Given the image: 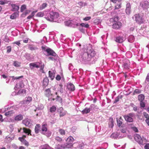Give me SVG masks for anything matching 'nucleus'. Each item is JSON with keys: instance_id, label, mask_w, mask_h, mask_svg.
Segmentation results:
<instances>
[{"instance_id": "nucleus-1", "label": "nucleus", "mask_w": 149, "mask_h": 149, "mask_svg": "<svg viewBox=\"0 0 149 149\" xmlns=\"http://www.w3.org/2000/svg\"><path fill=\"white\" fill-rule=\"evenodd\" d=\"M95 52L93 49L88 48L87 53H84L83 55V58L84 60H88V57L92 58L95 56L96 55Z\"/></svg>"}, {"instance_id": "nucleus-2", "label": "nucleus", "mask_w": 149, "mask_h": 149, "mask_svg": "<svg viewBox=\"0 0 149 149\" xmlns=\"http://www.w3.org/2000/svg\"><path fill=\"white\" fill-rule=\"evenodd\" d=\"M123 117L127 122L132 123L134 121L135 116L134 113H130L124 116Z\"/></svg>"}, {"instance_id": "nucleus-3", "label": "nucleus", "mask_w": 149, "mask_h": 149, "mask_svg": "<svg viewBox=\"0 0 149 149\" xmlns=\"http://www.w3.org/2000/svg\"><path fill=\"white\" fill-rule=\"evenodd\" d=\"M135 20L137 23L141 24L143 23L144 21L143 15L138 13L134 15Z\"/></svg>"}, {"instance_id": "nucleus-4", "label": "nucleus", "mask_w": 149, "mask_h": 149, "mask_svg": "<svg viewBox=\"0 0 149 149\" xmlns=\"http://www.w3.org/2000/svg\"><path fill=\"white\" fill-rule=\"evenodd\" d=\"M59 16V14L58 12H52L50 13V17L48 19V20L52 22Z\"/></svg>"}, {"instance_id": "nucleus-5", "label": "nucleus", "mask_w": 149, "mask_h": 149, "mask_svg": "<svg viewBox=\"0 0 149 149\" xmlns=\"http://www.w3.org/2000/svg\"><path fill=\"white\" fill-rule=\"evenodd\" d=\"M40 64H41V63L39 62L31 63L29 64V66L30 68L31 69H33L34 67H35L37 68L40 67V69L42 70L44 68V66L43 65V66L41 65L40 66L39 65Z\"/></svg>"}, {"instance_id": "nucleus-6", "label": "nucleus", "mask_w": 149, "mask_h": 149, "mask_svg": "<svg viewBox=\"0 0 149 149\" xmlns=\"http://www.w3.org/2000/svg\"><path fill=\"white\" fill-rule=\"evenodd\" d=\"M140 6L143 10H147L149 8V3L148 1H143L140 3Z\"/></svg>"}, {"instance_id": "nucleus-7", "label": "nucleus", "mask_w": 149, "mask_h": 149, "mask_svg": "<svg viewBox=\"0 0 149 149\" xmlns=\"http://www.w3.org/2000/svg\"><path fill=\"white\" fill-rule=\"evenodd\" d=\"M135 140L138 143L141 144H143V142L141 136L138 134H136L134 137Z\"/></svg>"}, {"instance_id": "nucleus-8", "label": "nucleus", "mask_w": 149, "mask_h": 149, "mask_svg": "<svg viewBox=\"0 0 149 149\" xmlns=\"http://www.w3.org/2000/svg\"><path fill=\"white\" fill-rule=\"evenodd\" d=\"M49 100H50L51 101H54L56 100V101H58L60 103H62V98L58 95H57L56 98L54 97V96L53 97H51L49 99Z\"/></svg>"}, {"instance_id": "nucleus-9", "label": "nucleus", "mask_w": 149, "mask_h": 149, "mask_svg": "<svg viewBox=\"0 0 149 149\" xmlns=\"http://www.w3.org/2000/svg\"><path fill=\"white\" fill-rule=\"evenodd\" d=\"M45 92L46 96L48 97H50V98L51 97H53L54 96V95L52 93V92L49 88L46 89Z\"/></svg>"}, {"instance_id": "nucleus-10", "label": "nucleus", "mask_w": 149, "mask_h": 149, "mask_svg": "<svg viewBox=\"0 0 149 149\" xmlns=\"http://www.w3.org/2000/svg\"><path fill=\"white\" fill-rule=\"evenodd\" d=\"M45 51L47 52L48 55H51L53 56H55L56 55V53L50 48L46 49Z\"/></svg>"}, {"instance_id": "nucleus-11", "label": "nucleus", "mask_w": 149, "mask_h": 149, "mask_svg": "<svg viewBox=\"0 0 149 149\" xmlns=\"http://www.w3.org/2000/svg\"><path fill=\"white\" fill-rule=\"evenodd\" d=\"M123 120L122 117L120 116L118 119H117V125L119 127H123Z\"/></svg>"}, {"instance_id": "nucleus-12", "label": "nucleus", "mask_w": 149, "mask_h": 149, "mask_svg": "<svg viewBox=\"0 0 149 149\" xmlns=\"http://www.w3.org/2000/svg\"><path fill=\"white\" fill-rule=\"evenodd\" d=\"M67 86L68 89L71 91H72L75 90V87L74 85L71 83H68Z\"/></svg>"}, {"instance_id": "nucleus-13", "label": "nucleus", "mask_w": 149, "mask_h": 149, "mask_svg": "<svg viewBox=\"0 0 149 149\" xmlns=\"http://www.w3.org/2000/svg\"><path fill=\"white\" fill-rule=\"evenodd\" d=\"M122 24L121 23L118 22L113 24V27L115 29H118L121 27Z\"/></svg>"}, {"instance_id": "nucleus-14", "label": "nucleus", "mask_w": 149, "mask_h": 149, "mask_svg": "<svg viewBox=\"0 0 149 149\" xmlns=\"http://www.w3.org/2000/svg\"><path fill=\"white\" fill-rule=\"evenodd\" d=\"M87 147V145L83 143L79 144L77 146L78 148L79 149H88Z\"/></svg>"}, {"instance_id": "nucleus-15", "label": "nucleus", "mask_w": 149, "mask_h": 149, "mask_svg": "<svg viewBox=\"0 0 149 149\" xmlns=\"http://www.w3.org/2000/svg\"><path fill=\"white\" fill-rule=\"evenodd\" d=\"M115 41L117 42L122 43L124 41L123 38V37L120 36H118L116 38Z\"/></svg>"}, {"instance_id": "nucleus-16", "label": "nucleus", "mask_w": 149, "mask_h": 149, "mask_svg": "<svg viewBox=\"0 0 149 149\" xmlns=\"http://www.w3.org/2000/svg\"><path fill=\"white\" fill-rule=\"evenodd\" d=\"M58 112L59 113V116L60 117L64 116L66 114V112L63 110V109L62 108H60Z\"/></svg>"}, {"instance_id": "nucleus-17", "label": "nucleus", "mask_w": 149, "mask_h": 149, "mask_svg": "<svg viewBox=\"0 0 149 149\" xmlns=\"http://www.w3.org/2000/svg\"><path fill=\"white\" fill-rule=\"evenodd\" d=\"M30 119L28 118L25 119L22 121L23 123L26 126H29V125L30 124Z\"/></svg>"}, {"instance_id": "nucleus-18", "label": "nucleus", "mask_w": 149, "mask_h": 149, "mask_svg": "<svg viewBox=\"0 0 149 149\" xmlns=\"http://www.w3.org/2000/svg\"><path fill=\"white\" fill-rule=\"evenodd\" d=\"M49 77L52 80H53L54 78L55 72L54 71L52 72L49 71L48 72Z\"/></svg>"}, {"instance_id": "nucleus-19", "label": "nucleus", "mask_w": 149, "mask_h": 149, "mask_svg": "<svg viewBox=\"0 0 149 149\" xmlns=\"http://www.w3.org/2000/svg\"><path fill=\"white\" fill-rule=\"evenodd\" d=\"M23 119V116L21 114L17 115L14 118V120L15 121H19L22 120Z\"/></svg>"}, {"instance_id": "nucleus-20", "label": "nucleus", "mask_w": 149, "mask_h": 149, "mask_svg": "<svg viewBox=\"0 0 149 149\" xmlns=\"http://www.w3.org/2000/svg\"><path fill=\"white\" fill-rule=\"evenodd\" d=\"M26 90L24 89H21L17 93V95H23L26 94Z\"/></svg>"}, {"instance_id": "nucleus-21", "label": "nucleus", "mask_w": 149, "mask_h": 149, "mask_svg": "<svg viewBox=\"0 0 149 149\" xmlns=\"http://www.w3.org/2000/svg\"><path fill=\"white\" fill-rule=\"evenodd\" d=\"M12 8V10L13 11H16L18 10L19 9V7L18 6L16 5L15 4H13L11 5Z\"/></svg>"}, {"instance_id": "nucleus-22", "label": "nucleus", "mask_w": 149, "mask_h": 149, "mask_svg": "<svg viewBox=\"0 0 149 149\" xmlns=\"http://www.w3.org/2000/svg\"><path fill=\"white\" fill-rule=\"evenodd\" d=\"M32 100V98L30 97H28L26 100L23 101L22 102V104H27L28 102L29 103L30 102H31Z\"/></svg>"}, {"instance_id": "nucleus-23", "label": "nucleus", "mask_w": 149, "mask_h": 149, "mask_svg": "<svg viewBox=\"0 0 149 149\" xmlns=\"http://www.w3.org/2000/svg\"><path fill=\"white\" fill-rule=\"evenodd\" d=\"M123 69L125 70H128L130 68V64L127 63H124L122 66Z\"/></svg>"}, {"instance_id": "nucleus-24", "label": "nucleus", "mask_w": 149, "mask_h": 149, "mask_svg": "<svg viewBox=\"0 0 149 149\" xmlns=\"http://www.w3.org/2000/svg\"><path fill=\"white\" fill-rule=\"evenodd\" d=\"M40 124H37L36 125L35 128V131L36 133H38L40 131Z\"/></svg>"}, {"instance_id": "nucleus-25", "label": "nucleus", "mask_w": 149, "mask_h": 149, "mask_svg": "<svg viewBox=\"0 0 149 149\" xmlns=\"http://www.w3.org/2000/svg\"><path fill=\"white\" fill-rule=\"evenodd\" d=\"M74 140V139L73 138L72 136H70L67 139L66 141L68 143L72 144Z\"/></svg>"}, {"instance_id": "nucleus-26", "label": "nucleus", "mask_w": 149, "mask_h": 149, "mask_svg": "<svg viewBox=\"0 0 149 149\" xmlns=\"http://www.w3.org/2000/svg\"><path fill=\"white\" fill-rule=\"evenodd\" d=\"M91 111L90 108H85L84 110H83L81 112L82 114H87L90 112Z\"/></svg>"}, {"instance_id": "nucleus-27", "label": "nucleus", "mask_w": 149, "mask_h": 149, "mask_svg": "<svg viewBox=\"0 0 149 149\" xmlns=\"http://www.w3.org/2000/svg\"><path fill=\"white\" fill-rule=\"evenodd\" d=\"M19 15L18 13L16 12L14 13L10 16V18L12 19H14L16 18Z\"/></svg>"}, {"instance_id": "nucleus-28", "label": "nucleus", "mask_w": 149, "mask_h": 149, "mask_svg": "<svg viewBox=\"0 0 149 149\" xmlns=\"http://www.w3.org/2000/svg\"><path fill=\"white\" fill-rule=\"evenodd\" d=\"M145 98V96L143 94H141L138 96V99L139 101H143Z\"/></svg>"}, {"instance_id": "nucleus-29", "label": "nucleus", "mask_w": 149, "mask_h": 149, "mask_svg": "<svg viewBox=\"0 0 149 149\" xmlns=\"http://www.w3.org/2000/svg\"><path fill=\"white\" fill-rule=\"evenodd\" d=\"M23 129L24 132L26 133H28V135L29 134H30V135H31V130L30 129L25 127L23 128Z\"/></svg>"}, {"instance_id": "nucleus-30", "label": "nucleus", "mask_w": 149, "mask_h": 149, "mask_svg": "<svg viewBox=\"0 0 149 149\" xmlns=\"http://www.w3.org/2000/svg\"><path fill=\"white\" fill-rule=\"evenodd\" d=\"M73 144L67 143L64 145V148H71Z\"/></svg>"}, {"instance_id": "nucleus-31", "label": "nucleus", "mask_w": 149, "mask_h": 149, "mask_svg": "<svg viewBox=\"0 0 149 149\" xmlns=\"http://www.w3.org/2000/svg\"><path fill=\"white\" fill-rule=\"evenodd\" d=\"M20 141L25 146H29V144L28 142L24 139H22L20 140Z\"/></svg>"}, {"instance_id": "nucleus-32", "label": "nucleus", "mask_w": 149, "mask_h": 149, "mask_svg": "<svg viewBox=\"0 0 149 149\" xmlns=\"http://www.w3.org/2000/svg\"><path fill=\"white\" fill-rule=\"evenodd\" d=\"M58 132L62 136L64 135L65 134V130L62 129H59Z\"/></svg>"}, {"instance_id": "nucleus-33", "label": "nucleus", "mask_w": 149, "mask_h": 149, "mask_svg": "<svg viewBox=\"0 0 149 149\" xmlns=\"http://www.w3.org/2000/svg\"><path fill=\"white\" fill-rule=\"evenodd\" d=\"M13 65L15 67H18L20 66L21 63L17 61H15L14 62Z\"/></svg>"}, {"instance_id": "nucleus-34", "label": "nucleus", "mask_w": 149, "mask_h": 149, "mask_svg": "<svg viewBox=\"0 0 149 149\" xmlns=\"http://www.w3.org/2000/svg\"><path fill=\"white\" fill-rule=\"evenodd\" d=\"M56 108L55 106H53L49 109V111L51 113H53L55 111Z\"/></svg>"}, {"instance_id": "nucleus-35", "label": "nucleus", "mask_w": 149, "mask_h": 149, "mask_svg": "<svg viewBox=\"0 0 149 149\" xmlns=\"http://www.w3.org/2000/svg\"><path fill=\"white\" fill-rule=\"evenodd\" d=\"M56 141L58 142L61 143L63 141V139L61 137L59 136H56L55 138Z\"/></svg>"}, {"instance_id": "nucleus-36", "label": "nucleus", "mask_w": 149, "mask_h": 149, "mask_svg": "<svg viewBox=\"0 0 149 149\" xmlns=\"http://www.w3.org/2000/svg\"><path fill=\"white\" fill-rule=\"evenodd\" d=\"M42 132H46L47 131V124H44L42 125Z\"/></svg>"}, {"instance_id": "nucleus-37", "label": "nucleus", "mask_w": 149, "mask_h": 149, "mask_svg": "<svg viewBox=\"0 0 149 149\" xmlns=\"http://www.w3.org/2000/svg\"><path fill=\"white\" fill-rule=\"evenodd\" d=\"M13 111H9L8 112H6L5 115L7 116H10L12 114L14 113Z\"/></svg>"}, {"instance_id": "nucleus-38", "label": "nucleus", "mask_w": 149, "mask_h": 149, "mask_svg": "<svg viewBox=\"0 0 149 149\" xmlns=\"http://www.w3.org/2000/svg\"><path fill=\"white\" fill-rule=\"evenodd\" d=\"M47 4L46 3H44L40 6V10H43L47 6Z\"/></svg>"}, {"instance_id": "nucleus-39", "label": "nucleus", "mask_w": 149, "mask_h": 149, "mask_svg": "<svg viewBox=\"0 0 149 149\" xmlns=\"http://www.w3.org/2000/svg\"><path fill=\"white\" fill-rule=\"evenodd\" d=\"M43 83L44 85H47L48 83V79L47 78H45L43 80Z\"/></svg>"}, {"instance_id": "nucleus-40", "label": "nucleus", "mask_w": 149, "mask_h": 149, "mask_svg": "<svg viewBox=\"0 0 149 149\" xmlns=\"http://www.w3.org/2000/svg\"><path fill=\"white\" fill-rule=\"evenodd\" d=\"M26 9V6L25 5H22L20 8V11L22 12Z\"/></svg>"}, {"instance_id": "nucleus-41", "label": "nucleus", "mask_w": 149, "mask_h": 149, "mask_svg": "<svg viewBox=\"0 0 149 149\" xmlns=\"http://www.w3.org/2000/svg\"><path fill=\"white\" fill-rule=\"evenodd\" d=\"M80 25L82 27H84L86 28H88L89 27V25L88 24H85L84 23H81Z\"/></svg>"}, {"instance_id": "nucleus-42", "label": "nucleus", "mask_w": 149, "mask_h": 149, "mask_svg": "<svg viewBox=\"0 0 149 149\" xmlns=\"http://www.w3.org/2000/svg\"><path fill=\"white\" fill-rule=\"evenodd\" d=\"M63 86L62 84L59 85V87L58 90L61 93H63Z\"/></svg>"}, {"instance_id": "nucleus-43", "label": "nucleus", "mask_w": 149, "mask_h": 149, "mask_svg": "<svg viewBox=\"0 0 149 149\" xmlns=\"http://www.w3.org/2000/svg\"><path fill=\"white\" fill-rule=\"evenodd\" d=\"M36 12H37V11H33V12L31 13V15H29L27 17V19H30L31 18H32V17H33L34 15V13H35Z\"/></svg>"}, {"instance_id": "nucleus-44", "label": "nucleus", "mask_w": 149, "mask_h": 149, "mask_svg": "<svg viewBox=\"0 0 149 149\" xmlns=\"http://www.w3.org/2000/svg\"><path fill=\"white\" fill-rule=\"evenodd\" d=\"M141 90L138 89H136L134 90V93L135 94H139L141 93Z\"/></svg>"}, {"instance_id": "nucleus-45", "label": "nucleus", "mask_w": 149, "mask_h": 149, "mask_svg": "<svg viewBox=\"0 0 149 149\" xmlns=\"http://www.w3.org/2000/svg\"><path fill=\"white\" fill-rule=\"evenodd\" d=\"M126 13L127 14H129L131 13V8H126Z\"/></svg>"}, {"instance_id": "nucleus-46", "label": "nucleus", "mask_w": 149, "mask_h": 149, "mask_svg": "<svg viewBox=\"0 0 149 149\" xmlns=\"http://www.w3.org/2000/svg\"><path fill=\"white\" fill-rule=\"evenodd\" d=\"M7 52L9 53L11 52V47L10 46H8L7 47Z\"/></svg>"}, {"instance_id": "nucleus-47", "label": "nucleus", "mask_w": 149, "mask_h": 149, "mask_svg": "<svg viewBox=\"0 0 149 149\" xmlns=\"http://www.w3.org/2000/svg\"><path fill=\"white\" fill-rule=\"evenodd\" d=\"M111 20H113L114 22H116L118 20V16L114 17L113 18L111 19Z\"/></svg>"}, {"instance_id": "nucleus-48", "label": "nucleus", "mask_w": 149, "mask_h": 149, "mask_svg": "<svg viewBox=\"0 0 149 149\" xmlns=\"http://www.w3.org/2000/svg\"><path fill=\"white\" fill-rule=\"evenodd\" d=\"M143 115L144 117L146 118V119L149 118V116L148 114L146 112H144L143 113Z\"/></svg>"}, {"instance_id": "nucleus-49", "label": "nucleus", "mask_w": 149, "mask_h": 149, "mask_svg": "<svg viewBox=\"0 0 149 149\" xmlns=\"http://www.w3.org/2000/svg\"><path fill=\"white\" fill-rule=\"evenodd\" d=\"M121 3H120L119 4H117L115 6V10L118 9L121 7Z\"/></svg>"}, {"instance_id": "nucleus-50", "label": "nucleus", "mask_w": 149, "mask_h": 149, "mask_svg": "<svg viewBox=\"0 0 149 149\" xmlns=\"http://www.w3.org/2000/svg\"><path fill=\"white\" fill-rule=\"evenodd\" d=\"M37 16L38 17H42L44 16V13L42 12H40L37 14Z\"/></svg>"}, {"instance_id": "nucleus-51", "label": "nucleus", "mask_w": 149, "mask_h": 149, "mask_svg": "<svg viewBox=\"0 0 149 149\" xmlns=\"http://www.w3.org/2000/svg\"><path fill=\"white\" fill-rule=\"evenodd\" d=\"M4 40L6 42L8 43L10 41V40L9 39L8 37L7 36H5V38L4 39Z\"/></svg>"}, {"instance_id": "nucleus-52", "label": "nucleus", "mask_w": 149, "mask_h": 149, "mask_svg": "<svg viewBox=\"0 0 149 149\" xmlns=\"http://www.w3.org/2000/svg\"><path fill=\"white\" fill-rule=\"evenodd\" d=\"M12 44H16L17 45L19 46L21 44L20 40L14 42Z\"/></svg>"}, {"instance_id": "nucleus-53", "label": "nucleus", "mask_w": 149, "mask_h": 149, "mask_svg": "<svg viewBox=\"0 0 149 149\" xmlns=\"http://www.w3.org/2000/svg\"><path fill=\"white\" fill-rule=\"evenodd\" d=\"M91 19V17L90 16L86 17L83 18V20L86 21H87L90 20Z\"/></svg>"}, {"instance_id": "nucleus-54", "label": "nucleus", "mask_w": 149, "mask_h": 149, "mask_svg": "<svg viewBox=\"0 0 149 149\" xmlns=\"http://www.w3.org/2000/svg\"><path fill=\"white\" fill-rule=\"evenodd\" d=\"M140 105L141 107H144L145 106V104L144 102L143 101H140Z\"/></svg>"}, {"instance_id": "nucleus-55", "label": "nucleus", "mask_w": 149, "mask_h": 149, "mask_svg": "<svg viewBox=\"0 0 149 149\" xmlns=\"http://www.w3.org/2000/svg\"><path fill=\"white\" fill-rule=\"evenodd\" d=\"M49 146L48 145H45L41 149H49Z\"/></svg>"}, {"instance_id": "nucleus-56", "label": "nucleus", "mask_w": 149, "mask_h": 149, "mask_svg": "<svg viewBox=\"0 0 149 149\" xmlns=\"http://www.w3.org/2000/svg\"><path fill=\"white\" fill-rule=\"evenodd\" d=\"M31 11L30 10H26L25 11L24 13V14L25 16H26L27 14H29L30 12ZM24 14H23V15Z\"/></svg>"}, {"instance_id": "nucleus-57", "label": "nucleus", "mask_w": 149, "mask_h": 149, "mask_svg": "<svg viewBox=\"0 0 149 149\" xmlns=\"http://www.w3.org/2000/svg\"><path fill=\"white\" fill-rule=\"evenodd\" d=\"M29 49L33 51L35 50L36 49V48L35 47L31 46L29 47Z\"/></svg>"}, {"instance_id": "nucleus-58", "label": "nucleus", "mask_w": 149, "mask_h": 149, "mask_svg": "<svg viewBox=\"0 0 149 149\" xmlns=\"http://www.w3.org/2000/svg\"><path fill=\"white\" fill-rule=\"evenodd\" d=\"M56 79L57 80L59 81L61 79V77L59 75H58L56 77Z\"/></svg>"}, {"instance_id": "nucleus-59", "label": "nucleus", "mask_w": 149, "mask_h": 149, "mask_svg": "<svg viewBox=\"0 0 149 149\" xmlns=\"http://www.w3.org/2000/svg\"><path fill=\"white\" fill-rule=\"evenodd\" d=\"M122 0H111V1L114 3H116L117 1L120 2Z\"/></svg>"}, {"instance_id": "nucleus-60", "label": "nucleus", "mask_w": 149, "mask_h": 149, "mask_svg": "<svg viewBox=\"0 0 149 149\" xmlns=\"http://www.w3.org/2000/svg\"><path fill=\"white\" fill-rule=\"evenodd\" d=\"M126 6V8H131V5L129 3H127V4Z\"/></svg>"}, {"instance_id": "nucleus-61", "label": "nucleus", "mask_w": 149, "mask_h": 149, "mask_svg": "<svg viewBox=\"0 0 149 149\" xmlns=\"http://www.w3.org/2000/svg\"><path fill=\"white\" fill-rule=\"evenodd\" d=\"M145 149H149V144H146L145 146Z\"/></svg>"}, {"instance_id": "nucleus-62", "label": "nucleus", "mask_w": 149, "mask_h": 149, "mask_svg": "<svg viewBox=\"0 0 149 149\" xmlns=\"http://www.w3.org/2000/svg\"><path fill=\"white\" fill-rule=\"evenodd\" d=\"M119 99L118 97H116V98L115 100L114 101V103H116L117 102H118V101H119Z\"/></svg>"}, {"instance_id": "nucleus-63", "label": "nucleus", "mask_w": 149, "mask_h": 149, "mask_svg": "<svg viewBox=\"0 0 149 149\" xmlns=\"http://www.w3.org/2000/svg\"><path fill=\"white\" fill-rule=\"evenodd\" d=\"M146 80L147 81H149V73L147 74L146 78Z\"/></svg>"}, {"instance_id": "nucleus-64", "label": "nucleus", "mask_w": 149, "mask_h": 149, "mask_svg": "<svg viewBox=\"0 0 149 149\" xmlns=\"http://www.w3.org/2000/svg\"><path fill=\"white\" fill-rule=\"evenodd\" d=\"M146 122L148 125V126H149V118L148 119H146Z\"/></svg>"}]
</instances>
